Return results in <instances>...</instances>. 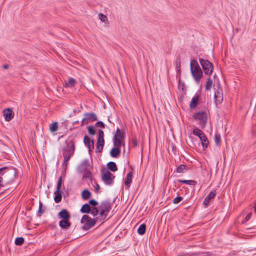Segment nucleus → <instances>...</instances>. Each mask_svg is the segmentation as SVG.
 <instances>
[{
    "instance_id": "nucleus-1",
    "label": "nucleus",
    "mask_w": 256,
    "mask_h": 256,
    "mask_svg": "<svg viewBox=\"0 0 256 256\" xmlns=\"http://www.w3.org/2000/svg\"><path fill=\"white\" fill-rule=\"evenodd\" d=\"M16 174V169L14 167L8 168L4 166L0 168V175L2 176L4 182H6L8 186L14 182Z\"/></svg>"
},
{
    "instance_id": "nucleus-2",
    "label": "nucleus",
    "mask_w": 256,
    "mask_h": 256,
    "mask_svg": "<svg viewBox=\"0 0 256 256\" xmlns=\"http://www.w3.org/2000/svg\"><path fill=\"white\" fill-rule=\"evenodd\" d=\"M65 144L66 145L62 150V153L64 156L63 163L66 166L68 162L74 152L75 145L72 140H66Z\"/></svg>"
},
{
    "instance_id": "nucleus-3",
    "label": "nucleus",
    "mask_w": 256,
    "mask_h": 256,
    "mask_svg": "<svg viewBox=\"0 0 256 256\" xmlns=\"http://www.w3.org/2000/svg\"><path fill=\"white\" fill-rule=\"evenodd\" d=\"M192 75L196 82H198L203 74L202 71L196 60H192L190 63Z\"/></svg>"
},
{
    "instance_id": "nucleus-4",
    "label": "nucleus",
    "mask_w": 256,
    "mask_h": 256,
    "mask_svg": "<svg viewBox=\"0 0 256 256\" xmlns=\"http://www.w3.org/2000/svg\"><path fill=\"white\" fill-rule=\"evenodd\" d=\"M98 208L100 211V216L101 217L100 219V222L102 223L111 210L112 206L110 202L106 200L102 202L98 206Z\"/></svg>"
},
{
    "instance_id": "nucleus-5",
    "label": "nucleus",
    "mask_w": 256,
    "mask_h": 256,
    "mask_svg": "<svg viewBox=\"0 0 256 256\" xmlns=\"http://www.w3.org/2000/svg\"><path fill=\"white\" fill-rule=\"evenodd\" d=\"M194 118L198 122L201 128H204L207 123L208 114L204 110H202L194 113Z\"/></svg>"
},
{
    "instance_id": "nucleus-6",
    "label": "nucleus",
    "mask_w": 256,
    "mask_h": 256,
    "mask_svg": "<svg viewBox=\"0 0 256 256\" xmlns=\"http://www.w3.org/2000/svg\"><path fill=\"white\" fill-rule=\"evenodd\" d=\"M98 218H92L88 215H84L80 220V222L84 224L82 226V228L84 230H88L94 226L96 222L98 221Z\"/></svg>"
},
{
    "instance_id": "nucleus-7",
    "label": "nucleus",
    "mask_w": 256,
    "mask_h": 256,
    "mask_svg": "<svg viewBox=\"0 0 256 256\" xmlns=\"http://www.w3.org/2000/svg\"><path fill=\"white\" fill-rule=\"evenodd\" d=\"M200 63L204 72V74L206 75H210L213 70V65L210 61L208 60H204L202 58H199Z\"/></svg>"
},
{
    "instance_id": "nucleus-8",
    "label": "nucleus",
    "mask_w": 256,
    "mask_h": 256,
    "mask_svg": "<svg viewBox=\"0 0 256 256\" xmlns=\"http://www.w3.org/2000/svg\"><path fill=\"white\" fill-rule=\"evenodd\" d=\"M125 134L118 128L114 136V145L115 146L120 147L122 145V141L124 140Z\"/></svg>"
},
{
    "instance_id": "nucleus-9",
    "label": "nucleus",
    "mask_w": 256,
    "mask_h": 256,
    "mask_svg": "<svg viewBox=\"0 0 256 256\" xmlns=\"http://www.w3.org/2000/svg\"><path fill=\"white\" fill-rule=\"evenodd\" d=\"M102 179L106 185H112L114 183L115 176L112 174L109 170L102 172Z\"/></svg>"
},
{
    "instance_id": "nucleus-10",
    "label": "nucleus",
    "mask_w": 256,
    "mask_h": 256,
    "mask_svg": "<svg viewBox=\"0 0 256 256\" xmlns=\"http://www.w3.org/2000/svg\"><path fill=\"white\" fill-rule=\"evenodd\" d=\"M62 184V177L60 176L58 180L56 188L54 192V200L56 203H58L62 200V191L60 190V188Z\"/></svg>"
},
{
    "instance_id": "nucleus-11",
    "label": "nucleus",
    "mask_w": 256,
    "mask_h": 256,
    "mask_svg": "<svg viewBox=\"0 0 256 256\" xmlns=\"http://www.w3.org/2000/svg\"><path fill=\"white\" fill-rule=\"evenodd\" d=\"M84 118L81 121V125L83 126L90 122H94L98 120V117L94 112H87L84 114Z\"/></svg>"
},
{
    "instance_id": "nucleus-12",
    "label": "nucleus",
    "mask_w": 256,
    "mask_h": 256,
    "mask_svg": "<svg viewBox=\"0 0 256 256\" xmlns=\"http://www.w3.org/2000/svg\"><path fill=\"white\" fill-rule=\"evenodd\" d=\"M4 116L6 121L9 122L11 120L14 116V112L12 109L8 108L3 110Z\"/></svg>"
},
{
    "instance_id": "nucleus-13",
    "label": "nucleus",
    "mask_w": 256,
    "mask_h": 256,
    "mask_svg": "<svg viewBox=\"0 0 256 256\" xmlns=\"http://www.w3.org/2000/svg\"><path fill=\"white\" fill-rule=\"evenodd\" d=\"M89 166V160L88 159L83 160L78 167V170L80 173H83L86 170Z\"/></svg>"
},
{
    "instance_id": "nucleus-14",
    "label": "nucleus",
    "mask_w": 256,
    "mask_h": 256,
    "mask_svg": "<svg viewBox=\"0 0 256 256\" xmlns=\"http://www.w3.org/2000/svg\"><path fill=\"white\" fill-rule=\"evenodd\" d=\"M59 218L62 220H70V215L67 210L62 209V210L58 214Z\"/></svg>"
},
{
    "instance_id": "nucleus-15",
    "label": "nucleus",
    "mask_w": 256,
    "mask_h": 256,
    "mask_svg": "<svg viewBox=\"0 0 256 256\" xmlns=\"http://www.w3.org/2000/svg\"><path fill=\"white\" fill-rule=\"evenodd\" d=\"M216 194V190H213L208 194V196L205 198L204 201L203 202V204L205 207H207L210 203V200L214 198Z\"/></svg>"
},
{
    "instance_id": "nucleus-16",
    "label": "nucleus",
    "mask_w": 256,
    "mask_h": 256,
    "mask_svg": "<svg viewBox=\"0 0 256 256\" xmlns=\"http://www.w3.org/2000/svg\"><path fill=\"white\" fill-rule=\"evenodd\" d=\"M90 140L87 136H84V143L85 145L88 148L90 152L91 151V149H94V142L93 140H92L91 142L92 144H90Z\"/></svg>"
},
{
    "instance_id": "nucleus-17",
    "label": "nucleus",
    "mask_w": 256,
    "mask_h": 256,
    "mask_svg": "<svg viewBox=\"0 0 256 256\" xmlns=\"http://www.w3.org/2000/svg\"><path fill=\"white\" fill-rule=\"evenodd\" d=\"M214 99L216 102L218 103L222 102L223 100V94L222 90H218L214 92Z\"/></svg>"
},
{
    "instance_id": "nucleus-18",
    "label": "nucleus",
    "mask_w": 256,
    "mask_h": 256,
    "mask_svg": "<svg viewBox=\"0 0 256 256\" xmlns=\"http://www.w3.org/2000/svg\"><path fill=\"white\" fill-rule=\"evenodd\" d=\"M60 226L64 230H68L70 226L69 220H62L59 222Z\"/></svg>"
},
{
    "instance_id": "nucleus-19",
    "label": "nucleus",
    "mask_w": 256,
    "mask_h": 256,
    "mask_svg": "<svg viewBox=\"0 0 256 256\" xmlns=\"http://www.w3.org/2000/svg\"><path fill=\"white\" fill-rule=\"evenodd\" d=\"M120 154V149L119 147L115 146L112 148L110 151V155L112 158H117Z\"/></svg>"
},
{
    "instance_id": "nucleus-20",
    "label": "nucleus",
    "mask_w": 256,
    "mask_h": 256,
    "mask_svg": "<svg viewBox=\"0 0 256 256\" xmlns=\"http://www.w3.org/2000/svg\"><path fill=\"white\" fill-rule=\"evenodd\" d=\"M198 99L199 96H195L192 98L190 104V109L192 110L196 107L198 104Z\"/></svg>"
},
{
    "instance_id": "nucleus-21",
    "label": "nucleus",
    "mask_w": 256,
    "mask_h": 256,
    "mask_svg": "<svg viewBox=\"0 0 256 256\" xmlns=\"http://www.w3.org/2000/svg\"><path fill=\"white\" fill-rule=\"evenodd\" d=\"M132 172H130L126 175V178L124 182L125 186L126 188H128L132 182Z\"/></svg>"
},
{
    "instance_id": "nucleus-22",
    "label": "nucleus",
    "mask_w": 256,
    "mask_h": 256,
    "mask_svg": "<svg viewBox=\"0 0 256 256\" xmlns=\"http://www.w3.org/2000/svg\"><path fill=\"white\" fill-rule=\"evenodd\" d=\"M91 211V208L89 204H83L80 210L82 214H90Z\"/></svg>"
},
{
    "instance_id": "nucleus-23",
    "label": "nucleus",
    "mask_w": 256,
    "mask_h": 256,
    "mask_svg": "<svg viewBox=\"0 0 256 256\" xmlns=\"http://www.w3.org/2000/svg\"><path fill=\"white\" fill-rule=\"evenodd\" d=\"M200 140L202 142L203 150H205L207 148L208 144H209L208 138H206V135H204L202 138H200Z\"/></svg>"
},
{
    "instance_id": "nucleus-24",
    "label": "nucleus",
    "mask_w": 256,
    "mask_h": 256,
    "mask_svg": "<svg viewBox=\"0 0 256 256\" xmlns=\"http://www.w3.org/2000/svg\"><path fill=\"white\" fill-rule=\"evenodd\" d=\"M108 168L112 172H116L118 170L116 164L114 162H110L107 164Z\"/></svg>"
},
{
    "instance_id": "nucleus-25",
    "label": "nucleus",
    "mask_w": 256,
    "mask_h": 256,
    "mask_svg": "<svg viewBox=\"0 0 256 256\" xmlns=\"http://www.w3.org/2000/svg\"><path fill=\"white\" fill-rule=\"evenodd\" d=\"M91 194H92L87 189L84 190L82 192V197L84 200L89 198L90 197Z\"/></svg>"
},
{
    "instance_id": "nucleus-26",
    "label": "nucleus",
    "mask_w": 256,
    "mask_h": 256,
    "mask_svg": "<svg viewBox=\"0 0 256 256\" xmlns=\"http://www.w3.org/2000/svg\"><path fill=\"white\" fill-rule=\"evenodd\" d=\"M192 134L194 135L198 136L200 139L202 136L205 135V134L202 131L200 130L198 128H196L194 129V130H192Z\"/></svg>"
},
{
    "instance_id": "nucleus-27",
    "label": "nucleus",
    "mask_w": 256,
    "mask_h": 256,
    "mask_svg": "<svg viewBox=\"0 0 256 256\" xmlns=\"http://www.w3.org/2000/svg\"><path fill=\"white\" fill-rule=\"evenodd\" d=\"M146 230V225L144 224H142L140 225L138 227L137 232L140 235H143L145 234Z\"/></svg>"
},
{
    "instance_id": "nucleus-28",
    "label": "nucleus",
    "mask_w": 256,
    "mask_h": 256,
    "mask_svg": "<svg viewBox=\"0 0 256 256\" xmlns=\"http://www.w3.org/2000/svg\"><path fill=\"white\" fill-rule=\"evenodd\" d=\"M178 182L182 184H186L190 186H195L197 184V182L194 180H178Z\"/></svg>"
},
{
    "instance_id": "nucleus-29",
    "label": "nucleus",
    "mask_w": 256,
    "mask_h": 256,
    "mask_svg": "<svg viewBox=\"0 0 256 256\" xmlns=\"http://www.w3.org/2000/svg\"><path fill=\"white\" fill-rule=\"evenodd\" d=\"M104 140H97L96 148L98 150V152H102L104 146Z\"/></svg>"
},
{
    "instance_id": "nucleus-30",
    "label": "nucleus",
    "mask_w": 256,
    "mask_h": 256,
    "mask_svg": "<svg viewBox=\"0 0 256 256\" xmlns=\"http://www.w3.org/2000/svg\"><path fill=\"white\" fill-rule=\"evenodd\" d=\"M42 206H43V205H42V202L40 201L39 202L38 210V214H37L38 216H40L42 214H44L45 212V207L42 208Z\"/></svg>"
},
{
    "instance_id": "nucleus-31",
    "label": "nucleus",
    "mask_w": 256,
    "mask_h": 256,
    "mask_svg": "<svg viewBox=\"0 0 256 256\" xmlns=\"http://www.w3.org/2000/svg\"><path fill=\"white\" fill-rule=\"evenodd\" d=\"M76 80L72 78H69L68 80L66 82V86L72 88L76 84Z\"/></svg>"
},
{
    "instance_id": "nucleus-32",
    "label": "nucleus",
    "mask_w": 256,
    "mask_h": 256,
    "mask_svg": "<svg viewBox=\"0 0 256 256\" xmlns=\"http://www.w3.org/2000/svg\"><path fill=\"white\" fill-rule=\"evenodd\" d=\"M58 129V123L57 122H54L52 123L50 126V130L52 132H55Z\"/></svg>"
},
{
    "instance_id": "nucleus-33",
    "label": "nucleus",
    "mask_w": 256,
    "mask_h": 256,
    "mask_svg": "<svg viewBox=\"0 0 256 256\" xmlns=\"http://www.w3.org/2000/svg\"><path fill=\"white\" fill-rule=\"evenodd\" d=\"M212 80L210 78H208L207 80L206 85V90H210L212 87Z\"/></svg>"
},
{
    "instance_id": "nucleus-34",
    "label": "nucleus",
    "mask_w": 256,
    "mask_h": 256,
    "mask_svg": "<svg viewBox=\"0 0 256 256\" xmlns=\"http://www.w3.org/2000/svg\"><path fill=\"white\" fill-rule=\"evenodd\" d=\"M24 240L22 237H18L16 238L14 243L17 246H21L24 242Z\"/></svg>"
},
{
    "instance_id": "nucleus-35",
    "label": "nucleus",
    "mask_w": 256,
    "mask_h": 256,
    "mask_svg": "<svg viewBox=\"0 0 256 256\" xmlns=\"http://www.w3.org/2000/svg\"><path fill=\"white\" fill-rule=\"evenodd\" d=\"M186 170V166L184 164L179 166L176 168V172L178 173H183Z\"/></svg>"
},
{
    "instance_id": "nucleus-36",
    "label": "nucleus",
    "mask_w": 256,
    "mask_h": 256,
    "mask_svg": "<svg viewBox=\"0 0 256 256\" xmlns=\"http://www.w3.org/2000/svg\"><path fill=\"white\" fill-rule=\"evenodd\" d=\"M85 173L83 176V178L86 180H91L92 179V173L89 170H86Z\"/></svg>"
},
{
    "instance_id": "nucleus-37",
    "label": "nucleus",
    "mask_w": 256,
    "mask_h": 256,
    "mask_svg": "<svg viewBox=\"0 0 256 256\" xmlns=\"http://www.w3.org/2000/svg\"><path fill=\"white\" fill-rule=\"evenodd\" d=\"M221 141V137L220 134H216L214 136V142L216 145L220 146Z\"/></svg>"
},
{
    "instance_id": "nucleus-38",
    "label": "nucleus",
    "mask_w": 256,
    "mask_h": 256,
    "mask_svg": "<svg viewBox=\"0 0 256 256\" xmlns=\"http://www.w3.org/2000/svg\"><path fill=\"white\" fill-rule=\"evenodd\" d=\"M178 88L179 89H181L184 92L186 91V87L185 84L184 82H181L180 79L178 81Z\"/></svg>"
},
{
    "instance_id": "nucleus-39",
    "label": "nucleus",
    "mask_w": 256,
    "mask_h": 256,
    "mask_svg": "<svg viewBox=\"0 0 256 256\" xmlns=\"http://www.w3.org/2000/svg\"><path fill=\"white\" fill-rule=\"evenodd\" d=\"M98 212H100L98 208H98L94 207L92 209H91V211H90V213L94 216H95L98 214Z\"/></svg>"
},
{
    "instance_id": "nucleus-40",
    "label": "nucleus",
    "mask_w": 256,
    "mask_h": 256,
    "mask_svg": "<svg viewBox=\"0 0 256 256\" xmlns=\"http://www.w3.org/2000/svg\"><path fill=\"white\" fill-rule=\"evenodd\" d=\"M8 186L7 184H6V182H4V180L3 179V178L2 176L0 175V190L2 188H6Z\"/></svg>"
},
{
    "instance_id": "nucleus-41",
    "label": "nucleus",
    "mask_w": 256,
    "mask_h": 256,
    "mask_svg": "<svg viewBox=\"0 0 256 256\" xmlns=\"http://www.w3.org/2000/svg\"><path fill=\"white\" fill-rule=\"evenodd\" d=\"M88 132L90 134L94 136L96 134V130L93 126H90L88 127Z\"/></svg>"
},
{
    "instance_id": "nucleus-42",
    "label": "nucleus",
    "mask_w": 256,
    "mask_h": 256,
    "mask_svg": "<svg viewBox=\"0 0 256 256\" xmlns=\"http://www.w3.org/2000/svg\"><path fill=\"white\" fill-rule=\"evenodd\" d=\"M98 16L102 22H108L107 17L104 14L100 13L99 14Z\"/></svg>"
},
{
    "instance_id": "nucleus-43",
    "label": "nucleus",
    "mask_w": 256,
    "mask_h": 256,
    "mask_svg": "<svg viewBox=\"0 0 256 256\" xmlns=\"http://www.w3.org/2000/svg\"><path fill=\"white\" fill-rule=\"evenodd\" d=\"M90 204V206H96V205H98V202L96 200H95L94 199H92L90 200H89L88 202V204Z\"/></svg>"
},
{
    "instance_id": "nucleus-44",
    "label": "nucleus",
    "mask_w": 256,
    "mask_h": 256,
    "mask_svg": "<svg viewBox=\"0 0 256 256\" xmlns=\"http://www.w3.org/2000/svg\"><path fill=\"white\" fill-rule=\"evenodd\" d=\"M182 200V198L180 196H178L175 198L173 200V203L174 204H177L179 203Z\"/></svg>"
},
{
    "instance_id": "nucleus-45",
    "label": "nucleus",
    "mask_w": 256,
    "mask_h": 256,
    "mask_svg": "<svg viewBox=\"0 0 256 256\" xmlns=\"http://www.w3.org/2000/svg\"><path fill=\"white\" fill-rule=\"evenodd\" d=\"M95 126H97V127H100V128H104V124L102 121H98V122H97L96 123Z\"/></svg>"
},
{
    "instance_id": "nucleus-46",
    "label": "nucleus",
    "mask_w": 256,
    "mask_h": 256,
    "mask_svg": "<svg viewBox=\"0 0 256 256\" xmlns=\"http://www.w3.org/2000/svg\"><path fill=\"white\" fill-rule=\"evenodd\" d=\"M176 68L178 72H180V62L179 59L176 60Z\"/></svg>"
},
{
    "instance_id": "nucleus-47",
    "label": "nucleus",
    "mask_w": 256,
    "mask_h": 256,
    "mask_svg": "<svg viewBox=\"0 0 256 256\" xmlns=\"http://www.w3.org/2000/svg\"><path fill=\"white\" fill-rule=\"evenodd\" d=\"M131 142L134 147H136L138 146V140L136 138H132Z\"/></svg>"
},
{
    "instance_id": "nucleus-48",
    "label": "nucleus",
    "mask_w": 256,
    "mask_h": 256,
    "mask_svg": "<svg viewBox=\"0 0 256 256\" xmlns=\"http://www.w3.org/2000/svg\"><path fill=\"white\" fill-rule=\"evenodd\" d=\"M252 212L248 213L246 216V218H244V222H242V223H244V222H248V220H249L250 218L252 216Z\"/></svg>"
},
{
    "instance_id": "nucleus-49",
    "label": "nucleus",
    "mask_w": 256,
    "mask_h": 256,
    "mask_svg": "<svg viewBox=\"0 0 256 256\" xmlns=\"http://www.w3.org/2000/svg\"><path fill=\"white\" fill-rule=\"evenodd\" d=\"M100 189V186L99 184H96V186H95V192L96 193H98Z\"/></svg>"
},
{
    "instance_id": "nucleus-50",
    "label": "nucleus",
    "mask_w": 256,
    "mask_h": 256,
    "mask_svg": "<svg viewBox=\"0 0 256 256\" xmlns=\"http://www.w3.org/2000/svg\"><path fill=\"white\" fill-rule=\"evenodd\" d=\"M98 136H104V132L102 130H98Z\"/></svg>"
},
{
    "instance_id": "nucleus-51",
    "label": "nucleus",
    "mask_w": 256,
    "mask_h": 256,
    "mask_svg": "<svg viewBox=\"0 0 256 256\" xmlns=\"http://www.w3.org/2000/svg\"><path fill=\"white\" fill-rule=\"evenodd\" d=\"M104 136H98V140H104Z\"/></svg>"
},
{
    "instance_id": "nucleus-52",
    "label": "nucleus",
    "mask_w": 256,
    "mask_h": 256,
    "mask_svg": "<svg viewBox=\"0 0 256 256\" xmlns=\"http://www.w3.org/2000/svg\"><path fill=\"white\" fill-rule=\"evenodd\" d=\"M200 256V253L196 252L192 254H190L189 256Z\"/></svg>"
},
{
    "instance_id": "nucleus-53",
    "label": "nucleus",
    "mask_w": 256,
    "mask_h": 256,
    "mask_svg": "<svg viewBox=\"0 0 256 256\" xmlns=\"http://www.w3.org/2000/svg\"><path fill=\"white\" fill-rule=\"evenodd\" d=\"M8 67H9V66H8V64H4V66H2V68H4V69H7V68H8Z\"/></svg>"
},
{
    "instance_id": "nucleus-54",
    "label": "nucleus",
    "mask_w": 256,
    "mask_h": 256,
    "mask_svg": "<svg viewBox=\"0 0 256 256\" xmlns=\"http://www.w3.org/2000/svg\"><path fill=\"white\" fill-rule=\"evenodd\" d=\"M179 256H184V254H182H182H180ZM184 256H186V254H184Z\"/></svg>"
},
{
    "instance_id": "nucleus-55",
    "label": "nucleus",
    "mask_w": 256,
    "mask_h": 256,
    "mask_svg": "<svg viewBox=\"0 0 256 256\" xmlns=\"http://www.w3.org/2000/svg\"><path fill=\"white\" fill-rule=\"evenodd\" d=\"M78 122V121H76V122H74V123H76V122Z\"/></svg>"
}]
</instances>
